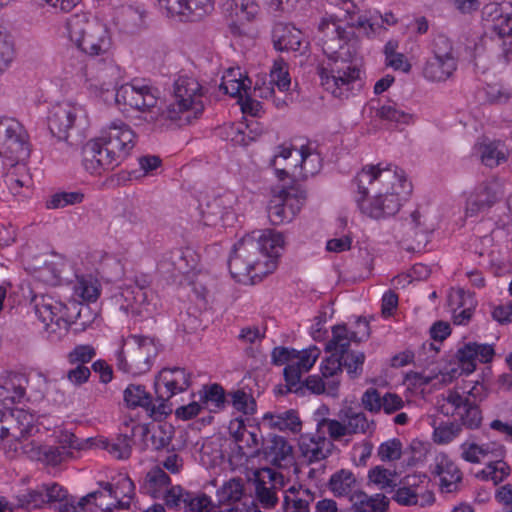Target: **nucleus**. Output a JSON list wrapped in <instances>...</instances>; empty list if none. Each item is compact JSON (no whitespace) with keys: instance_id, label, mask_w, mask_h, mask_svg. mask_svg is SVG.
Returning <instances> with one entry per match:
<instances>
[{"instance_id":"1","label":"nucleus","mask_w":512,"mask_h":512,"mask_svg":"<svg viewBox=\"0 0 512 512\" xmlns=\"http://www.w3.org/2000/svg\"><path fill=\"white\" fill-rule=\"evenodd\" d=\"M159 90L144 79H134L121 85L115 94L119 105L139 111L147 123L183 127L199 119L205 109L204 90L199 81L180 75L173 85L172 102L165 109L158 107Z\"/></svg>"},{"instance_id":"2","label":"nucleus","mask_w":512,"mask_h":512,"mask_svg":"<svg viewBox=\"0 0 512 512\" xmlns=\"http://www.w3.org/2000/svg\"><path fill=\"white\" fill-rule=\"evenodd\" d=\"M355 202L362 214L382 219L395 215L411 193L412 186L402 170L391 166L366 165L353 180Z\"/></svg>"},{"instance_id":"3","label":"nucleus","mask_w":512,"mask_h":512,"mask_svg":"<svg viewBox=\"0 0 512 512\" xmlns=\"http://www.w3.org/2000/svg\"><path fill=\"white\" fill-rule=\"evenodd\" d=\"M319 30L323 34L322 49L327 55L318 67L321 85L333 97L348 99L363 87L360 64L345 41V29L334 21L323 20Z\"/></svg>"},{"instance_id":"4","label":"nucleus","mask_w":512,"mask_h":512,"mask_svg":"<svg viewBox=\"0 0 512 512\" xmlns=\"http://www.w3.org/2000/svg\"><path fill=\"white\" fill-rule=\"evenodd\" d=\"M283 243V236L272 230L254 231L243 237L235 244L228 261L232 277L247 283L272 273Z\"/></svg>"},{"instance_id":"5","label":"nucleus","mask_w":512,"mask_h":512,"mask_svg":"<svg viewBox=\"0 0 512 512\" xmlns=\"http://www.w3.org/2000/svg\"><path fill=\"white\" fill-rule=\"evenodd\" d=\"M487 396L488 391L483 383L469 382L458 385L443 395L439 411L445 416L457 418L461 427L476 429L482 423L480 404Z\"/></svg>"},{"instance_id":"6","label":"nucleus","mask_w":512,"mask_h":512,"mask_svg":"<svg viewBox=\"0 0 512 512\" xmlns=\"http://www.w3.org/2000/svg\"><path fill=\"white\" fill-rule=\"evenodd\" d=\"M66 30L70 41L80 51L91 57L108 59L111 38L102 23L91 20L85 13L75 14L67 19Z\"/></svg>"},{"instance_id":"7","label":"nucleus","mask_w":512,"mask_h":512,"mask_svg":"<svg viewBox=\"0 0 512 512\" xmlns=\"http://www.w3.org/2000/svg\"><path fill=\"white\" fill-rule=\"evenodd\" d=\"M159 353L157 342L146 336L132 335L117 352V368L124 373L141 375L148 372Z\"/></svg>"},{"instance_id":"8","label":"nucleus","mask_w":512,"mask_h":512,"mask_svg":"<svg viewBox=\"0 0 512 512\" xmlns=\"http://www.w3.org/2000/svg\"><path fill=\"white\" fill-rule=\"evenodd\" d=\"M430 53L423 66V77L434 83L450 79L457 70V57L452 41L444 34L436 35L431 42Z\"/></svg>"},{"instance_id":"9","label":"nucleus","mask_w":512,"mask_h":512,"mask_svg":"<svg viewBox=\"0 0 512 512\" xmlns=\"http://www.w3.org/2000/svg\"><path fill=\"white\" fill-rule=\"evenodd\" d=\"M34 301L35 313L44 325L46 338L51 342L59 341L73 323L70 308L49 295L36 297Z\"/></svg>"},{"instance_id":"10","label":"nucleus","mask_w":512,"mask_h":512,"mask_svg":"<svg viewBox=\"0 0 512 512\" xmlns=\"http://www.w3.org/2000/svg\"><path fill=\"white\" fill-rule=\"evenodd\" d=\"M318 427H326L330 438L337 441L347 435H372L376 423L368 419L364 412L349 406L340 410L339 420L323 418L318 422Z\"/></svg>"},{"instance_id":"11","label":"nucleus","mask_w":512,"mask_h":512,"mask_svg":"<svg viewBox=\"0 0 512 512\" xmlns=\"http://www.w3.org/2000/svg\"><path fill=\"white\" fill-rule=\"evenodd\" d=\"M30 156L28 135L21 123L13 119L0 120V157L14 166Z\"/></svg>"},{"instance_id":"12","label":"nucleus","mask_w":512,"mask_h":512,"mask_svg":"<svg viewBox=\"0 0 512 512\" xmlns=\"http://www.w3.org/2000/svg\"><path fill=\"white\" fill-rule=\"evenodd\" d=\"M85 108L76 102L63 101L51 107L47 116V125L52 136L58 140H67L71 130H78L86 122Z\"/></svg>"},{"instance_id":"13","label":"nucleus","mask_w":512,"mask_h":512,"mask_svg":"<svg viewBox=\"0 0 512 512\" xmlns=\"http://www.w3.org/2000/svg\"><path fill=\"white\" fill-rule=\"evenodd\" d=\"M484 26L503 39V56L505 63L510 61L512 51V4L488 3L482 9Z\"/></svg>"},{"instance_id":"14","label":"nucleus","mask_w":512,"mask_h":512,"mask_svg":"<svg viewBox=\"0 0 512 512\" xmlns=\"http://www.w3.org/2000/svg\"><path fill=\"white\" fill-rule=\"evenodd\" d=\"M306 192L300 186H291L274 195L268 205V217L273 225L291 222L306 201Z\"/></svg>"},{"instance_id":"15","label":"nucleus","mask_w":512,"mask_h":512,"mask_svg":"<svg viewBox=\"0 0 512 512\" xmlns=\"http://www.w3.org/2000/svg\"><path fill=\"white\" fill-rule=\"evenodd\" d=\"M192 374L182 367L163 368L155 377L154 389L157 401L167 403L173 396L191 386Z\"/></svg>"},{"instance_id":"16","label":"nucleus","mask_w":512,"mask_h":512,"mask_svg":"<svg viewBox=\"0 0 512 512\" xmlns=\"http://www.w3.org/2000/svg\"><path fill=\"white\" fill-rule=\"evenodd\" d=\"M122 162L100 137L92 139L83 148V166L92 175L113 170Z\"/></svg>"},{"instance_id":"17","label":"nucleus","mask_w":512,"mask_h":512,"mask_svg":"<svg viewBox=\"0 0 512 512\" xmlns=\"http://www.w3.org/2000/svg\"><path fill=\"white\" fill-rule=\"evenodd\" d=\"M125 431H123L114 440H101L100 446L116 459H128L131 456L134 438L140 437L146 444L149 425L139 424L133 420L124 422Z\"/></svg>"},{"instance_id":"18","label":"nucleus","mask_w":512,"mask_h":512,"mask_svg":"<svg viewBox=\"0 0 512 512\" xmlns=\"http://www.w3.org/2000/svg\"><path fill=\"white\" fill-rule=\"evenodd\" d=\"M99 137L122 161L130 154L136 144L135 132L122 120L111 121L107 127L102 129Z\"/></svg>"},{"instance_id":"19","label":"nucleus","mask_w":512,"mask_h":512,"mask_svg":"<svg viewBox=\"0 0 512 512\" xmlns=\"http://www.w3.org/2000/svg\"><path fill=\"white\" fill-rule=\"evenodd\" d=\"M103 491L102 496L91 498L89 507L94 502V506L103 512H112L114 508L127 509L130 506V499L134 494V483L130 478L124 477L118 481L116 488L110 483L101 484Z\"/></svg>"},{"instance_id":"20","label":"nucleus","mask_w":512,"mask_h":512,"mask_svg":"<svg viewBox=\"0 0 512 512\" xmlns=\"http://www.w3.org/2000/svg\"><path fill=\"white\" fill-rule=\"evenodd\" d=\"M320 354L321 350L315 345L300 351L294 349L291 364L284 368V378L289 392L299 391L302 387V374L314 366Z\"/></svg>"},{"instance_id":"21","label":"nucleus","mask_w":512,"mask_h":512,"mask_svg":"<svg viewBox=\"0 0 512 512\" xmlns=\"http://www.w3.org/2000/svg\"><path fill=\"white\" fill-rule=\"evenodd\" d=\"M284 485L285 478L281 473L264 468L256 475L255 498L263 508H273L278 502L276 490Z\"/></svg>"},{"instance_id":"22","label":"nucleus","mask_w":512,"mask_h":512,"mask_svg":"<svg viewBox=\"0 0 512 512\" xmlns=\"http://www.w3.org/2000/svg\"><path fill=\"white\" fill-rule=\"evenodd\" d=\"M124 400L129 407H142L154 420H161L171 413L172 409L168 403L152 400L150 393L141 385H129L124 390Z\"/></svg>"},{"instance_id":"23","label":"nucleus","mask_w":512,"mask_h":512,"mask_svg":"<svg viewBox=\"0 0 512 512\" xmlns=\"http://www.w3.org/2000/svg\"><path fill=\"white\" fill-rule=\"evenodd\" d=\"M29 380L25 374L9 372L0 376V413L26 399Z\"/></svg>"},{"instance_id":"24","label":"nucleus","mask_w":512,"mask_h":512,"mask_svg":"<svg viewBox=\"0 0 512 512\" xmlns=\"http://www.w3.org/2000/svg\"><path fill=\"white\" fill-rule=\"evenodd\" d=\"M168 15L181 16L186 21H197L213 10V0H157Z\"/></svg>"},{"instance_id":"25","label":"nucleus","mask_w":512,"mask_h":512,"mask_svg":"<svg viewBox=\"0 0 512 512\" xmlns=\"http://www.w3.org/2000/svg\"><path fill=\"white\" fill-rule=\"evenodd\" d=\"M322 428L317 426L315 433L302 434L299 438V450L309 463L324 460L330 453L331 442L320 432Z\"/></svg>"},{"instance_id":"26","label":"nucleus","mask_w":512,"mask_h":512,"mask_svg":"<svg viewBox=\"0 0 512 512\" xmlns=\"http://www.w3.org/2000/svg\"><path fill=\"white\" fill-rule=\"evenodd\" d=\"M153 294L151 290H141L137 287H122L115 296L116 302L126 313L142 315L149 311L150 300Z\"/></svg>"},{"instance_id":"27","label":"nucleus","mask_w":512,"mask_h":512,"mask_svg":"<svg viewBox=\"0 0 512 512\" xmlns=\"http://www.w3.org/2000/svg\"><path fill=\"white\" fill-rule=\"evenodd\" d=\"M198 263L197 253L189 247L176 248L167 253L160 262V266L167 272H178L187 274L193 270Z\"/></svg>"},{"instance_id":"28","label":"nucleus","mask_w":512,"mask_h":512,"mask_svg":"<svg viewBox=\"0 0 512 512\" xmlns=\"http://www.w3.org/2000/svg\"><path fill=\"white\" fill-rule=\"evenodd\" d=\"M4 423H10V426H6L9 429L8 436H11L14 440L25 438L32 435L35 430L34 416L23 410H7L2 413Z\"/></svg>"},{"instance_id":"29","label":"nucleus","mask_w":512,"mask_h":512,"mask_svg":"<svg viewBox=\"0 0 512 512\" xmlns=\"http://www.w3.org/2000/svg\"><path fill=\"white\" fill-rule=\"evenodd\" d=\"M273 44L278 51H300L304 44L302 32L294 26L277 24L273 29Z\"/></svg>"},{"instance_id":"30","label":"nucleus","mask_w":512,"mask_h":512,"mask_svg":"<svg viewBox=\"0 0 512 512\" xmlns=\"http://www.w3.org/2000/svg\"><path fill=\"white\" fill-rule=\"evenodd\" d=\"M297 151L291 145H280L271 159V166L280 180L285 179L290 174L296 175L298 170Z\"/></svg>"},{"instance_id":"31","label":"nucleus","mask_w":512,"mask_h":512,"mask_svg":"<svg viewBox=\"0 0 512 512\" xmlns=\"http://www.w3.org/2000/svg\"><path fill=\"white\" fill-rule=\"evenodd\" d=\"M329 489L336 497H348L354 500L357 494H360L358 482L354 474L345 469L334 473L329 480Z\"/></svg>"},{"instance_id":"32","label":"nucleus","mask_w":512,"mask_h":512,"mask_svg":"<svg viewBox=\"0 0 512 512\" xmlns=\"http://www.w3.org/2000/svg\"><path fill=\"white\" fill-rule=\"evenodd\" d=\"M266 458L278 467H285L293 462V447L282 436H273L265 449Z\"/></svg>"},{"instance_id":"33","label":"nucleus","mask_w":512,"mask_h":512,"mask_svg":"<svg viewBox=\"0 0 512 512\" xmlns=\"http://www.w3.org/2000/svg\"><path fill=\"white\" fill-rule=\"evenodd\" d=\"M352 342H355V338L347 325H335L332 327V336L326 343L325 351L343 359L346 354L351 352L349 349Z\"/></svg>"},{"instance_id":"34","label":"nucleus","mask_w":512,"mask_h":512,"mask_svg":"<svg viewBox=\"0 0 512 512\" xmlns=\"http://www.w3.org/2000/svg\"><path fill=\"white\" fill-rule=\"evenodd\" d=\"M264 421L270 428L283 432L299 433L302 429V422L294 410H287L281 413H267L264 415Z\"/></svg>"},{"instance_id":"35","label":"nucleus","mask_w":512,"mask_h":512,"mask_svg":"<svg viewBox=\"0 0 512 512\" xmlns=\"http://www.w3.org/2000/svg\"><path fill=\"white\" fill-rule=\"evenodd\" d=\"M251 80L244 77L239 67H232L225 71L222 76L220 89L232 97L241 96V92L250 88Z\"/></svg>"},{"instance_id":"36","label":"nucleus","mask_w":512,"mask_h":512,"mask_svg":"<svg viewBox=\"0 0 512 512\" xmlns=\"http://www.w3.org/2000/svg\"><path fill=\"white\" fill-rule=\"evenodd\" d=\"M435 473L440 477L441 485L447 492H452L462 479V473L458 466L447 456L437 459Z\"/></svg>"},{"instance_id":"37","label":"nucleus","mask_w":512,"mask_h":512,"mask_svg":"<svg viewBox=\"0 0 512 512\" xmlns=\"http://www.w3.org/2000/svg\"><path fill=\"white\" fill-rule=\"evenodd\" d=\"M496 201L497 196L492 188L486 185L480 186L467 201L466 215L475 216L480 212L486 211Z\"/></svg>"},{"instance_id":"38","label":"nucleus","mask_w":512,"mask_h":512,"mask_svg":"<svg viewBox=\"0 0 512 512\" xmlns=\"http://www.w3.org/2000/svg\"><path fill=\"white\" fill-rule=\"evenodd\" d=\"M13 171H9L5 176V183L13 195L24 194L32 185V179L27 171L25 162L14 163Z\"/></svg>"},{"instance_id":"39","label":"nucleus","mask_w":512,"mask_h":512,"mask_svg":"<svg viewBox=\"0 0 512 512\" xmlns=\"http://www.w3.org/2000/svg\"><path fill=\"white\" fill-rule=\"evenodd\" d=\"M199 399L204 409L210 412H218L226 405V395L219 384L204 385L199 391Z\"/></svg>"},{"instance_id":"40","label":"nucleus","mask_w":512,"mask_h":512,"mask_svg":"<svg viewBox=\"0 0 512 512\" xmlns=\"http://www.w3.org/2000/svg\"><path fill=\"white\" fill-rule=\"evenodd\" d=\"M298 170L294 177L307 178L318 173L321 169L322 163L320 155L312 152L308 146H302L297 151Z\"/></svg>"},{"instance_id":"41","label":"nucleus","mask_w":512,"mask_h":512,"mask_svg":"<svg viewBox=\"0 0 512 512\" xmlns=\"http://www.w3.org/2000/svg\"><path fill=\"white\" fill-rule=\"evenodd\" d=\"M302 387L297 393L303 395L305 390H308L312 394L321 395L327 394L330 396H336L338 393V382L326 380L322 375H310L305 381H301Z\"/></svg>"},{"instance_id":"42","label":"nucleus","mask_w":512,"mask_h":512,"mask_svg":"<svg viewBox=\"0 0 512 512\" xmlns=\"http://www.w3.org/2000/svg\"><path fill=\"white\" fill-rule=\"evenodd\" d=\"M352 501L350 512H385L389 504L388 499L382 494L368 496L360 493Z\"/></svg>"},{"instance_id":"43","label":"nucleus","mask_w":512,"mask_h":512,"mask_svg":"<svg viewBox=\"0 0 512 512\" xmlns=\"http://www.w3.org/2000/svg\"><path fill=\"white\" fill-rule=\"evenodd\" d=\"M243 495V484L241 479H230L217 490L216 497L220 505L238 506L242 508L243 503H239Z\"/></svg>"},{"instance_id":"44","label":"nucleus","mask_w":512,"mask_h":512,"mask_svg":"<svg viewBox=\"0 0 512 512\" xmlns=\"http://www.w3.org/2000/svg\"><path fill=\"white\" fill-rule=\"evenodd\" d=\"M170 477L161 469L154 468L146 476L145 488L153 498H159L168 490Z\"/></svg>"},{"instance_id":"45","label":"nucleus","mask_w":512,"mask_h":512,"mask_svg":"<svg viewBox=\"0 0 512 512\" xmlns=\"http://www.w3.org/2000/svg\"><path fill=\"white\" fill-rule=\"evenodd\" d=\"M174 434L175 429L171 424L160 423L158 425H153L152 428L149 427L148 436L150 435L153 449L161 450L168 449Z\"/></svg>"},{"instance_id":"46","label":"nucleus","mask_w":512,"mask_h":512,"mask_svg":"<svg viewBox=\"0 0 512 512\" xmlns=\"http://www.w3.org/2000/svg\"><path fill=\"white\" fill-rule=\"evenodd\" d=\"M75 295L83 301L94 302L100 295V285L98 281L91 276H81L77 278L74 286Z\"/></svg>"},{"instance_id":"47","label":"nucleus","mask_w":512,"mask_h":512,"mask_svg":"<svg viewBox=\"0 0 512 512\" xmlns=\"http://www.w3.org/2000/svg\"><path fill=\"white\" fill-rule=\"evenodd\" d=\"M45 505L44 494L41 485L34 488L25 490L16 495V508L25 510L40 509Z\"/></svg>"},{"instance_id":"48","label":"nucleus","mask_w":512,"mask_h":512,"mask_svg":"<svg viewBox=\"0 0 512 512\" xmlns=\"http://www.w3.org/2000/svg\"><path fill=\"white\" fill-rule=\"evenodd\" d=\"M14 55L13 38L5 28L0 27V75L8 70Z\"/></svg>"},{"instance_id":"49","label":"nucleus","mask_w":512,"mask_h":512,"mask_svg":"<svg viewBox=\"0 0 512 512\" xmlns=\"http://www.w3.org/2000/svg\"><path fill=\"white\" fill-rule=\"evenodd\" d=\"M269 77L272 84L280 91L289 90L291 78L288 72V65L284 59L278 58L274 61Z\"/></svg>"},{"instance_id":"50","label":"nucleus","mask_w":512,"mask_h":512,"mask_svg":"<svg viewBox=\"0 0 512 512\" xmlns=\"http://www.w3.org/2000/svg\"><path fill=\"white\" fill-rule=\"evenodd\" d=\"M203 223L206 226H216L223 220L228 210L223 207V199L215 198L207 203L206 208L201 209Z\"/></svg>"},{"instance_id":"51","label":"nucleus","mask_w":512,"mask_h":512,"mask_svg":"<svg viewBox=\"0 0 512 512\" xmlns=\"http://www.w3.org/2000/svg\"><path fill=\"white\" fill-rule=\"evenodd\" d=\"M342 358L330 354L320 364L321 375L328 381L334 380L340 386V376L343 372Z\"/></svg>"},{"instance_id":"52","label":"nucleus","mask_w":512,"mask_h":512,"mask_svg":"<svg viewBox=\"0 0 512 512\" xmlns=\"http://www.w3.org/2000/svg\"><path fill=\"white\" fill-rule=\"evenodd\" d=\"M365 359V354L360 351H351L343 357V367L351 379H357L362 375Z\"/></svg>"},{"instance_id":"53","label":"nucleus","mask_w":512,"mask_h":512,"mask_svg":"<svg viewBox=\"0 0 512 512\" xmlns=\"http://www.w3.org/2000/svg\"><path fill=\"white\" fill-rule=\"evenodd\" d=\"M499 146V143L481 145L480 154L484 165L488 167H495L506 160V155Z\"/></svg>"},{"instance_id":"54","label":"nucleus","mask_w":512,"mask_h":512,"mask_svg":"<svg viewBox=\"0 0 512 512\" xmlns=\"http://www.w3.org/2000/svg\"><path fill=\"white\" fill-rule=\"evenodd\" d=\"M462 431L458 422L441 424L434 428L433 441L437 444H448Z\"/></svg>"},{"instance_id":"55","label":"nucleus","mask_w":512,"mask_h":512,"mask_svg":"<svg viewBox=\"0 0 512 512\" xmlns=\"http://www.w3.org/2000/svg\"><path fill=\"white\" fill-rule=\"evenodd\" d=\"M397 18L392 12H386L384 15H373L370 18L359 17L357 25L366 29L369 27L372 33H376L378 29L382 28L384 24L388 26L395 25Z\"/></svg>"},{"instance_id":"56","label":"nucleus","mask_w":512,"mask_h":512,"mask_svg":"<svg viewBox=\"0 0 512 512\" xmlns=\"http://www.w3.org/2000/svg\"><path fill=\"white\" fill-rule=\"evenodd\" d=\"M376 115L383 120L401 124H408L412 120L411 114L398 109L395 104L381 106Z\"/></svg>"},{"instance_id":"57","label":"nucleus","mask_w":512,"mask_h":512,"mask_svg":"<svg viewBox=\"0 0 512 512\" xmlns=\"http://www.w3.org/2000/svg\"><path fill=\"white\" fill-rule=\"evenodd\" d=\"M84 195L81 192H61L54 194L47 202V208L57 209L63 208L67 205L81 203Z\"/></svg>"},{"instance_id":"58","label":"nucleus","mask_w":512,"mask_h":512,"mask_svg":"<svg viewBox=\"0 0 512 512\" xmlns=\"http://www.w3.org/2000/svg\"><path fill=\"white\" fill-rule=\"evenodd\" d=\"M231 398L233 407L244 414H253L255 411V401L252 396L242 390H237L228 394Z\"/></svg>"},{"instance_id":"59","label":"nucleus","mask_w":512,"mask_h":512,"mask_svg":"<svg viewBox=\"0 0 512 512\" xmlns=\"http://www.w3.org/2000/svg\"><path fill=\"white\" fill-rule=\"evenodd\" d=\"M211 500L205 495H196L188 492L186 498H184V508L189 512H210Z\"/></svg>"},{"instance_id":"60","label":"nucleus","mask_w":512,"mask_h":512,"mask_svg":"<svg viewBox=\"0 0 512 512\" xmlns=\"http://www.w3.org/2000/svg\"><path fill=\"white\" fill-rule=\"evenodd\" d=\"M456 357L461 364L462 370L466 373H471L476 368V351L472 342L466 343L462 348L457 351Z\"/></svg>"},{"instance_id":"61","label":"nucleus","mask_w":512,"mask_h":512,"mask_svg":"<svg viewBox=\"0 0 512 512\" xmlns=\"http://www.w3.org/2000/svg\"><path fill=\"white\" fill-rule=\"evenodd\" d=\"M72 456V452L64 446L43 447L42 459L47 464L56 466Z\"/></svg>"},{"instance_id":"62","label":"nucleus","mask_w":512,"mask_h":512,"mask_svg":"<svg viewBox=\"0 0 512 512\" xmlns=\"http://www.w3.org/2000/svg\"><path fill=\"white\" fill-rule=\"evenodd\" d=\"M486 100L491 104H505L512 97L511 91L499 84H489L484 89Z\"/></svg>"},{"instance_id":"63","label":"nucleus","mask_w":512,"mask_h":512,"mask_svg":"<svg viewBox=\"0 0 512 512\" xmlns=\"http://www.w3.org/2000/svg\"><path fill=\"white\" fill-rule=\"evenodd\" d=\"M102 496V492H91L86 496L82 497L77 505H75V501L73 498L67 497V500L59 503L58 512H84L86 510V505L91 503V498H96L97 496Z\"/></svg>"},{"instance_id":"64","label":"nucleus","mask_w":512,"mask_h":512,"mask_svg":"<svg viewBox=\"0 0 512 512\" xmlns=\"http://www.w3.org/2000/svg\"><path fill=\"white\" fill-rule=\"evenodd\" d=\"M402 444L399 439L383 442L378 448V456L382 461H393L401 457Z\"/></svg>"}]
</instances>
